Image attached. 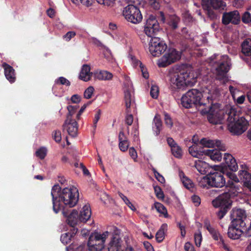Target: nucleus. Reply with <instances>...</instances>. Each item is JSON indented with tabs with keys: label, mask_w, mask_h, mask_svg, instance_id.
<instances>
[{
	"label": "nucleus",
	"mask_w": 251,
	"mask_h": 251,
	"mask_svg": "<svg viewBox=\"0 0 251 251\" xmlns=\"http://www.w3.org/2000/svg\"><path fill=\"white\" fill-rule=\"evenodd\" d=\"M232 217L233 219L232 221H240L241 225L245 226L244 220L246 218L245 211L242 209H234L233 211Z\"/></svg>",
	"instance_id": "c756f323"
},
{
	"label": "nucleus",
	"mask_w": 251,
	"mask_h": 251,
	"mask_svg": "<svg viewBox=\"0 0 251 251\" xmlns=\"http://www.w3.org/2000/svg\"><path fill=\"white\" fill-rule=\"evenodd\" d=\"M81 97L77 94L73 95L71 98V100L73 103H78L81 101Z\"/></svg>",
	"instance_id": "e2e57ef3"
},
{
	"label": "nucleus",
	"mask_w": 251,
	"mask_h": 251,
	"mask_svg": "<svg viewBox=\"0 0 251 251\" xmlns=\"http://www.w3.org/2000/svg\"><path fill=\"white\" fill-rule=\"evenodd\" d=\"M193 102V101L188 98L186 93L183 95L181 98V103L185 108H189L193 107L195 105Z\"/></svg>",
	"instance_id": "4c0bfd02"
},
{
	"label": "nucleus",
	"mask_w": 251,
	"mask_h": 251,
	"mask_svg": "<svg viewBox=\"0 0 251 251\" xmlns=\"http://www.w3.org/2000/svg\"><path fill=\"white\" fill-rule=\"evenodd\" d=\"M179 176L184 187L190 190H192L194 186L192 181L186 176L182 172H179Z\"/></svg>",
	"instance_id": "72a5a7b5"
},
{
	"label": "nucleus",
	"mask_w": 251,
	"mask_h": 251,
	"mask_svg": "<svg viewBox=\"0 0 251 251\" xmlns=\"http://www.w3.org/2000/svg\"><path fill=\"white\" fill-rule=\"evenodd\" d=\"M160 29L159 24L153 16H150L147 20L144 26V32L149 37H152Z\"/></svg>",
	"instance_id": "ddd939ff"
},
{
	"label": "nucleus",
	"mask_w": 251,
	"mask_h": 251,
	"mask_svg": "<svg viewBox=\"0 0 251 251\" xmlns=\"http://www.w3.org/2000/svg\"><path fill=\"white\" fill-rule=\"evenodd\" d=\"M184 249L186 251H196L194 246L190 242H187L185 244Z\"/></svg>",
	"instance_id": "69168bd1"
},
{
	"label": "nucleus",
	"mask_w": 251,
	"mask_h": 251,
	"mask_svg": "<svg viewBox=\"0 0 251 251\" xmlns=\"http://www.w3.org/2000/svg\"><path fill=\"white\" fill-rule=\"evenodd\" d=\"M195 167L201 174H206L209 169L208 164L205 162L200 160L195 162Z\"/></svg>",
	"instance_id": "473e14b6"
},
{
	"label": "nucleus",
	"mask_w": 251,
	"mask_h": 251,
	"mask_svg": "<svg viewBox=\"0 0 251 251\" xmlns=\"http://www.w3.org/2000/svg\"><path fill=\"white\" fill-rule=\"evenodd\" d=\"M200 144L204 147L210 148L217 147L221 151H225L226 150L225 147L222 144L219 140H212L207 138H202L200 141Z\"/></svg>",
	"instance_id": "412c9836"
},
{
	"label": "nucleus",
	"mask_w": 251,
	"mask_h": 251,
	"mask_svg": "<svg viewBox=\"0 0 251 251\" xmlns=\"http://www.w3.org/2000/svg\"><path fill=\"white\" fill-rule=\"evenodd\" d=\"M153 170V173L154 174V176L156 177V178L161 183H163L165 182V179L164 177L161 175L159 173H158L156 170L154 169Z\"/></svg>",
	"instance_id": "680f3d73"
},
{
	"label": "nucleus",
	"mask_w": 251,
	"mask_h": 251,
	"mask_svg": "<svg viewBox=\"0 0 251 251\" xmlns=\"http://www.w3.org/2000/svg\"><path fill=\"white\" fill-rule=\"evenodd\" d=\"M154 205L155 208L158 213L163 215L165 217H168L167 209L162 204L158 202H155Z\"/></svg>",
	"instance_id": "a19ab883"
},
{
	"label": "nucleus",
	"mask_w": 251,
	"mask_h": 251,
	"mask_svg": "<svg viewBox=\"0 0 251 251\" xmlns=\"http://www.w3.org/2000/svg\"><path fill=\"white\" fill-rule=\"evenodd\" d=\"M122 243L119 237H114L108 245L107 251H123Z\"/></svg>",
	"instance_id": "b1692460"
},
{
	"label": "nucleus",
	"mask_w": 251,
	"mask_h": 251,
	"mask_svg": "<svg viewBox=\"0 0 251 251\" xmlns=\"http://www.w3.org/2000/svg\"><path fill=\"white\" fill-rule=\"evenodd\" d=\"M130 58L133 67L136 68L139 66L140 68V67H142V65H143L142 63L136 58L132 55L130 56Z\"/></svg>",
	"instance_id": "603ef678"
},
{
	"label": "nucleus",
	"mask_w": 251,
	"mask_h": 251,
	"mask_svg": "<svg viewBox=\"0 0 251 251\" xmlns=\"http://www.w3.org/2000/svg\"><path fill=\"white\" fill-rule=\"evenodd\" d=\"M193 202L196 206L199 205L201 203V199L198 196L194 195L191 197Z\"/></svg>",
	"instance_id": "338daca9"
},
{
	"label": "nucleus",
	"mask_w": 251,
	"mask_h": 251,
	"mask_svg": "<svg viewBox=\"0 0 251 251\" xmlns=\"http://www.w3.org/2000/svg\"><path fill=\"white\" fill-rule=\"evenodd\" d=\"M149 49L153 56L157 57L166 50L167 45L160 38L153 37L150 41Z\"/></svg>",
	"instance_id": "f8f14e48"
},
{
	"label": "nucleus",
	"mask_w": 251,
	"mask_h": 251,
	"mask_svg": "<svg viewBox=\"0 0 251 251\" xmlns=\"http://www.w3.org/2000/svg\"><path fill=\"white\" fill-rule=\"evenodd\" d=\"M204 227L209 231L213 238L215 240L217 241L219 244H221L222 243V241H224L223 237L219 231L210 225L208 221H205Z\"/></svg>",
	"instance_id": "4be33fe9"
},
{
	"label": "nucleus",
	"mask_w": 251,
	"mask_h": 251,
	"mask_svg": "<svg viewBox=\"0 0 251 251\" xmlns=\"http://www.w3.org/2000/svg\"><path fill=\"white\" fill-rule=\"evenodd\" d=\"M167 225L163 224L156 234V239L159 243L162 242L165 237V232L167 230Z\"/></svg>",
	"instance_id": "e433bc0d"
},
{
	"label": "nucleus",
	"mask_w": 251,
	"mask_h": 251,
	"mask_svg": "<svg viewBox=\"0 0 251 251\" xmlns=\"http://www.w3.org/2000/svg\"><path fill=\"white\" fill-rule=\"evenodd\" d=\"M76 35L75 31H69L63 36V39L66 41H69L72 38L74 37Z\"/></svg>",
	"instance_id": "5fc2aeb1"
},
{
	"label": "nucleus",
	"mask_w": 251,
	"mask_h": 251,
	"mask_svg": "<svg viewBox=\"0 0 251 251\" xmlns=\"http://www.w3.org/2000/svg\"><path fill=\"white\" fill-rule=\"evenodd\" d=\"M194 239L196 245L197 247H200L201 245V242L202 241V235L200 231H198V232L195 234Z\"/></svg>",
	"instance_id": "49530a36"
},
{
	"label": "nucleus",
	"mask_w": 251,
	"mask_h": 251,
	"mask_svg": "<svg viewBox=\"0 0 251 251\" xmlns=\"http://www.w3.org/2000/svg\"><path fill=\"white\" fill-rule=\"evenodd\" d=\"M94 77L99 80H109L112 79L113 75L106 71H99L94 73Z\"/></svg>",
	"instance_id": "2f4dec72"
},
{
	"label": "nucleus",
	"mask_w": 251,
	"mask_h": 251,
	"mask_svg": "<svg viewBox=\"0 0 251 251\" xmlns=\"http://www.w3.org/2000/svg\"><path fill=\"white\" fill-rule=\"evenodd\" d=\"M241 170L239 172V176L244 185L251 191V175L248 172V167L245 163L240 164Z\"/></svg>",
	"instance_id": "dca6fc26"
},
{
	"label": "nucleus",
	"mask_w": 251,
	"mask_h": 251,
	"mask_svg": "<svg viewBox=\"0 0 251 251\" xmlns=\"http://www.w3.org/2000/svg\"><path fill=\"white\" fill-rule=\"evenodd\" d=\"M227 127L228 130L235 134H241L248 128L249 122L243 116L239 117L234 108H230L228 113Z\"/></svg>",
	"instance_id": "7ed1b4c3"
},
{
	"label": "nucleus",
	"mask_w": 251,
	"mask_h": 251,
	"mask_svg": "<svg viewBox=\"0 0 251 251\" xmlns=\"http://www.w3.org/2000/svg\"><path fill=\"white\" fill-rule=\"evenodd\" d=\"M159 94V88L156 85H152L151 87L150 91V95L153 99L157 98Z\"/></svg>",
	"instance_id": "37998d69"
},
{
	"label": "nucleus",
	"mask_w": 251,
	"mask_h": 251,
	"mask_svg": "<svg viewBox=\"0 0 251 251\" xmlns=\"http://www.w3.org/2000/svg\"><path fill=\"white\" fill-rule=\"evenodd\" d=\"M189 153L193 157L200 158L202 152L198 150L197 145H193L189 148Z\"/></svg>",
	"instance_id": "ea45409f"
},
{
	"label": "nucleus",
	"mask_w": 251,
	"mask_h": 251,
	"mask_svg": "<svg viewBox=\"0 0 251 251\" xmlns=\"http://www.w3.org/2000/svg\"><path fill=\"white\" fill-rule=\"evenodd\" d=\"M242 21L245 24H249L251 22V15L248 12L244 13L242 17Z\"/></svg>",
	"instance_id": "3c124183"
},
{
	"label": "nucleus",
	"mask_w": 251,
	"mask_h": 251,
	"mask_svg": "<svg viewBox=\"0 0 251 251\" xmlns=\"http://www.w3.org/2000/svg\"><path fill=\"white\" fill-rule=\"evenodd\" d=\"M123 15L129 22L137 24L141 22L142 15L139 8L133 4H129L124 8Z\"/></svg>",
	"instance_id": "6e6552de"
},
{
	"label": "nucleus",
	"mask_w": 251,
	"mask_h": 251,
	"mask_svg": "<svg viewBox=\"0 0 251 251\" xmlns=\"http://www.w3.org/2000/svg\"><path fill=\"white\" fill-rule=\"evenodd\" d=\"M109 234L108 231L102 234L95 233L92 234L89 239L88 247L90 251H100L104 247L105 241Z\"/></svg>",
	"instance_id": "0eeeda50"
},
{
	"label": "nucleus",
	"mask_w": 251,
	"mask_h": 251,
	"mask_svg": "<svg viewBox=\"0 0 251 251\" xmlns=\"http://www.w3.org/2000/svg\"><path fill=\"white\" fill-rule=\"evenodd\" d=\"M92 75L90 66L83 65L79 75V78L84 81H88L91 79Z\"/></svg>",
	"instance_id": "cd10ccee"
},
{
	"label": "nucleus",
	"mask_w": 251,
	"mask_h": 251,
	"mask_svg": "<svg viewBox=\"0 0 251 251\" xmlns=\"http://www.w3.org/2000/svg\"><path fill=\"white\" fill-rule=\"evenodd\" d=\"M62 214L64 216L67 217V222L68 224L72 226H74L76 225L79 221V215L77 211L73 210L70 214H68L65 209L61 210Z\"/></svg>",
	"instance_id": "5701e85b"
},
{
	"label": "nucleus",
	"mask_w": 251,
	"mask_h": 251,
	"mask_svg": "<svg viewBox=\"0 0 251 251\" xmlns=\"http://www.w3.org/2000/svg\"><path fill=\"white\" fill-rule=\"evenodd\" d=\"M180 22V19L176 15L171 16L170 17L169 25L173 29H176L178 27V24Z\"/></svg>",
	"instance_id": "79ce46f5"
},
{
	"label": "nucleus",
	"mask_w": 251,
	"mask_h": 251,
	"mask_svg": "<svg viewBox=\"0 0 251 251\" xmlns=\"http://www.w3.org/2000/svg\"><path fill=\"white\" fill-rule=\"evenodd\" d=\"M160 0H149V3L151 6L155 9H158L160 7Z\"/></svg>",
	"instance_id": "864d4df0"
},
{
	"label": "nucleus",
	"mask_w": 251,
	"mask_h": 251,
	"mask_svg": "<svg viewBox=\"0 0 251 251\" xmlns=\"http://www.w3.org/2000/svg\"><path fill=\"white\" fill-rule=\"evenodd\" d=\"M242 52L246 55H251V39H247L242 45Z\"/></svg>",
	"instance_id": "c9c22d12"
},
{
	"label": "nucleus",
	"mask_w": 251,
	"mask_h": 251,
	"mask_svg": "<svg viewBox=\"0 0 251 251\" xmlns=\"http://www.w3.org/2000/svg\"><path fill=\"white\" fill-rule=\"evenodd\" d=\"M124 92L125 104L126 108L127 113H130V108L134 107V102L132 97L133 88L132 84L129 77L126 76L124 82Z\"/></svg>",
	"instance_id": "9d476101"
},
{
	"label": "nucleus",
	"mask_w": 251,
	"mask_h": 251,
	"mask_svg": "<svg viewBox=\"0 0 251 251\" xmlns=\"http://www.w3.org/2000/svg\"><path fill=\"white\" fill-rule=\"evenodd\" d=\"M231 203L230 195L228 193H224L212 201V204L215 208H220L217 214L220 219L224 217L230 209Z\"/></svg>",
	"instance_id": "39448f33"
},
{
	"label": "nucleus",
	"mask_w": 251,
	"mask_h": 251,
	"mask_svg": "<svg viewBox=\"0 0 251 251\" xmlns=\"http://www.w3.org/2000/svg\"><path fill=\"white\" fill-rule=\"evenodd\" d=\"M165 124L169 127H171L173 126V122L170 116L167 114L164 115Z\"/></svg>",
	"instance_id": "bf43d9fd"
},
{
	"label": "nucleus",
	"mask_w": 251,
	"mask_h": 251,
	"mask_svg": "<svg viewBox=\"0 0 251 251\" xmlns=\"http://www.w3.org/2000/svg\"><path fill=\"white\" fill-rule=\"evenodd\" d=\"M144 245L147 251H154V249L152 245L148 242H145Z\"/></svg>",
	"instance_id": "774afa93"
},
{
	"label": "nucleus",
	"mask_w": 251,
	"mask_h": 251,
	"mask_svg": "<svg viewBox=\"0 0 251 251\" xmlns=\"http://www.w3.org/2000/svg\"><path fill=\"white\" fill-rule=\"evenodd\" d=\"M167 142L171 148L172 154L176 158H181L183 151L181 147L172 138H168L167 139Z\"/></svg>",
	"instance_id": "aec40b11"
},
{
	"label": "nucleus",
	"mask_w": 251,
	"mask_h": 251,
	"mask_svg": "<svg viewBox=\"0 0 251 251\" xmlns=\"http://www.w3.org/2000/svg\"><path fill=\"white\" fill-rule=\"evenodd\" d=\"M2 66L4 69V74L7 79L11 83L14 82L16 77L13 68L5 63L2 64Z\"/></svg>",
	"instance_id": "a878e982"
},
{
	"label": "nucleus",
	"mask_w": 251,
	"mask_h": 251,
	"mask_svg": "<svg viewBox=\"0 0 251 251\" xmlns=\"http://www.w3.org/2000/svg\"><path fill=\"white\" fill-rule=\"evenodd\" d=\"M91 216V210L89 205H85L80 210L79 215V221L81 222H86Z\"/></svg>",
	"instance_id": "bb28decb"
},
{
	"label": "nucleus",
	"mask_w": 251,
	"mask_h": 251,
	"mask_svg": "<svg viewBox=\"0 0 251 251\" xmlns=\"http://www.w3.org/2000/svg\"><path fill=\"white\" fill-rule=\"evenodd\" d=\"M170 84L174 89H183L186 86L183 72H175L171 75Z\"/></svg>",
	"instance_id": "4468645a"
},
{
	"label": "nucleus",
	"mask_w": 251,
	"mask_h": 251,
	"mask_svg": "<svg viewBox=\"0 0 251 251\" xmlns=\"http://www.w3.org/2000/svg\"><path fill=\"white\" fill-rule=\"evenodd\" d=\"M204 153L214 161H220L222 160V153L218 149L206 150Z\"/></svg>",
	"instance_id": "c85d7f7f"
},
{
	"label": "nucleus",
	"mask_w": 251,
	"mask_h": 251,
	"mask_svg": "<svg viewBox=\"0 0 251 251\" xmlns=\"http://www.w3.org/2000/svg\"><path fill=\"white\" fill-rule=\"evenodd\" d=\"M97 2L107 6H113L115 3V0H97Z\"/></svg>",
	"instance_id": "8fccbe9b"
},
{
	"label": "nucleus",
	"mask_w": 251,
	"mask_h": 251,
	"mask_svg": "<svg viewBox=\"0 0 251 251\" xmlns=\"http://www.w3.org/2000/svg\"><path fill=\"white\" fill-rule=\"evenodd\" d=\"M47 154V149L42 147L36 151V155L40 159H44Z\"/></svg>",
	"instance_id": "c03bdc74"
},
{
	"label": "nucleus",
	"mask_w": 251,
	"mask_h": 251,
	"mask_svg": "<svg viewBox=\"0 0 251 251\" xmlns=\"http://www.w3.org/2000/svg\"><path fill=\"white\" fill-rule=\"evenodd\" d=\"M207 118L209 122L213 124H217L220 121L218 118L214 117L213 115L211 113L208 115Z\"/></svg>",
	"instance_id": "6e6d98bb"
},
{
	"label": "nucleus",
	"mask_w": 251,
	"mask_h": 251,
	"mask_svg": "<svg viewBox=\"0 0 251 251\" xmlns=\"http://www.w3.org/2000/svg\"><path fill=\"white\" fill-rule=\"evenodd\" d=\"M119 146L120 150L122 151H127L129 146V143L124 132L122 131H120L119 133Z\"/></svg>",
	"instance_id": "7c9ffc66"
},
{
	"label": "nucleus",
	"mask_w": 251,
	"mask_h": 251,
	"mask_svg": "<svg viewBox=\"0 0 251 251\" xmlns=\"http://www.w3.org/2000/svg\"><path fill=\"white\" fill-rule=\"evenodd\" d=\"M94 88L92 86H89L84 92V97L85 98L89 99L91 98L94 93Z\"/></svg>",
	"instance_id": "09e8293b"
},
{
	"label": "nucleus",
	"mask_w": 251,
	"mask_h": 251,
	"mask_svg": "<svg viewBox=\"0 0 251 251\" xmlns=\"http://www.w3.org/2000/svg\"><path fill=\"white\" fill-rule=\"evenodd\" d=\"M52 136L56 142H59L61 140V135L60 131H55L52 134Z\"/></svg>",
	"instance_id": "052dcab7"
},
{
	"label": "nucleus",
	"mask_w": 251,
	"mask_h": 251,
	"mask_svg": "<svg viewBox=\"0 0 251 251\" xmlns=\"http://www.w3.org/2000/svg\"><path fill=\"white\" fill-rule=\"evenodd\" d=\"M186 93L188 98L193 101L195 106L198 107L205 104L202 98H206L208 101L211 100L218 97L219 91L215 87L208 86L203 90L202 93L196 89L189 90Z\"/></svg>",
	"instance_id": "f03ea898"
},
{
	"label": "nucleus",
	"mask_w": 251,
	"mask_h": 251,
	"mask_svg": "<svg viewBox=\"0 0 251 251\" xmlns=\"http://www.w3.org/2000/svg\"><path fill=\"white\" fill-rule=\"evenodd\" d=\"M244 226L241 225L240 221H232L228 227L227 232L228 237L234 240L239 239L243 233L241 227Z\"/></svg>",
	"instance_id": "2eb2a0df"
},
{
	"label": "nucleus",
	"mask_w": 251,
	"mask_h": 251,
	"mask_svg": "<svg viewBox=\"0 0 251 251\" xmlns=\"http://www.w3.org/2000/svg\"><path fill=\"white\" fill-rule=\"evenodd\" d=\"M94 2V0H79V5L81 3L82 5L89 7L91 6Z\"/></svg>",
	"instance_id": "0e129e2a"
},
{
	"label": "nucleus",
	"mask_w": 251,
	"mask_h": 251,
	"mask_svg": "<svg viewBox=\"0 0 251 251\" xmlns=\"http://www.w3.org/2000/svg\"><path fill=\"white\" fill-rule=\"evenodd\" d=\"M153 122L154 126H153V130L156 135H157L160 133L162 127V122L160 118L157 116L154 117Z\"/></svg>",
	"instance_id": "58836bf2"
},
{
	"label": "nucleus",
	"mask_w": 251,
	"mask_h": 251,
	"mask_svg": "<svg viewBox=\"0 0 251 251\" xmlns=\"http://www.w3.org/2000/svg\"><path fill=\"white\" fill-rule=\"evenodd\" d=\"M53 210L55 213L63 210L66 207H73L78 200L77 189L71 186L61 189L59 185H54L51 191Z\"/></svg>",
	"instance_id": "f257e3e1"
},
{
	"label": "nucleus",
	"mask_w": 251,
	"mask_h": 251,
	"mask_svg": "<svg viewBox=\"0 0 251 251\" xmlns=\"http://www.w3.org/2000/svg\"><path fill=\"white\" fill-rule=\"evenodd\" d=\"M57 83H60L61 84L65 85L66 86H69L70 82L68 80L63 77H60L56 81Z\"/></svg>",
	"instance_id": "13d9d810"
},
{
	"label": "nucleus",
	"mask_w": 251,
	"mask_h": 251,
	"mask_svg": "<svg viewBox=\"0 0 251 251\" xmlns=\"http://www.w3.org/2000/svg\"><path fill=\"white\" fill-rule=\"evenodd\" d=\"M181 57V53L174 49H170L158 60V65L160 67H166L178 60Z\"/></svg>",
	"instance_id": "9b49d317"
},
{
	"label": "nucleus",
	"mask_w": 251,
	"mask_h": 251,
	"mask_svg": "<svg viewBox=\"0 0 251 251\" xmlns=\"http://www.w3.org/2000/svg\"><path fill=\"white\" fill-rule=\"evenodd\" d=\"M224 159L229 169L232 171H236L238 166L235 159L229 153H225L224 155Z\"/></svg>",
	"instance_id": "393cba45"
},
{
	"label": "nucleus",
	"mask_w": 251,
	"mask_h": 251,
	"mask_svg": "<svg viewBox=\"0 0 251 251\" xmlns=\"http://www.w3.org/2000/svg\"><path fill=\"white\" fill-rule=\"evenodd\" d=\"M183 72V75L186 82V86H193L197 81V78L199 75V73L194 70H187Z\"/></svg>",
	"instance_id": "a211bd4d"
},
{
	"label": "nucleus",
	"mask_w": 251,
	"mask_h": 251,
	"mask_svg": "<svg viewBox=\"0 0 251 251\" xmlns=\"http://www.w3.org/2000/svg\"><path fill=\"white\" fill-rule=\"evenodd\" d=\"M240 20V16L238 11H233L228 13H225L222 17V23L225 25L229 23L238 24Z\"/></svg>",
	"instance_id": "f3484780"
},
{
	"label": "nucleus",
	"mask_w": 251,
	"mask_h": 251,
	"mask_svg": "<svg viewBox=\"0 0 251 251\" xmlns=\"http://www.w3.org/2000/svg\"><path fill=\"white\" fill-rule=\"evenodd\" d=\"M129 153L130 157L135 162L137 161V153L133 147L130 148L129 149Z\"/></svg>",
	"instance_id": "4d7b16f0"
},
{
	"label": "nucleus",
	"mask_w": 251,
	"mask_h": 251,
	"mask_svg": "<svg viewBox=\"0 0 251 251\" xmlns=\"http://www.w3.org/2000/svg\"><path fill=\"white\" fill-rule=\"evenodd\" d=\"M77 230L76 229L73 228L72 232H67L62 234L60 238L62 243L64 244H67L70 243L73 235L76 233Z\"/></svg>",
	"instance_id": "f704fd0d"
},
{
	"label": "nucleus",
	"mask_w": 251,
	"mask_h": 251,
	"mask_svg": "<svg viewBox=\"0 0 251 251\" xmlns=\"http://www.w3.org/2000/svg\"><path fill=\"white\" fill-rule=\"evenodd\" d=\"M63 129L66 130L70 136L75 137L77 133V124L75 120H66L63 126Z\"/></svg>",
	"instance_id": "6ab92c4d"
},
{
	"label": "nucleus",
	"mask_w": 251,
	"mask_h": 251,
	"mask_svg": "<svg viewBox=\"0 0 251 251\" xmlns=\"http://www.w3.org/2000/svg\"><path fill=\"white\" fill-rule=\"evenodd\" d=\"M226 184V180L222 172H215L210 173L207 176L202 177L199 181V185L203 188L209 187H223Z\"/></svg>",
	"instance_id": "20e7f679"
},
{
	"label": "nucleus",
	"mask_w": 251,
	"mask_h": 251,
	"mask_svg": "<svg viewBox=\"0 0 251 251\" xmlns=\"http://www.w3.org/2000/svg\"><path fill=\"white\" fill-rule=\"evenodd\" d=\"M202 5L207 14L212 20L216 19L217 15L213 9H224L225 3L222 0H202Z\"/></svg>",
	"instance_id": "1a4fd4ad"
},
{
	"label": "nucleus",
	"mask_w": 251,
	"mask_h": 251,
	"mask_svg": "<svg viewBox=\"0 0 251 251\" xmlns=\"http://www.w3.org/2000/svg\"><path fill=\"white\" fill-rule=\"evenodd\" d=\"M77 108L76 106L69 105L67 107L68 110L69 111L68 114L67 115V120L69 121L70 120H72L71 119L72 116L74 114L75 112L76 109Z\"/></svg>",
	"instance_id": "a18cd8bd"
},
{
	"label": "nucleus",
	"mask_w": 251,
	"mask_h": 251,
	"mask_svg": "<svg viewBox=\"0 0 251 251\" xmlns=\"http://www.w3.org/2000/svg\"><path fill=\"white\" fill-rule=\"evenodd\" d=\"M154 190L155 194L156 195V196L159 199H163L164 196L163 191H162L160 187L158 186H155L154 187Z\"/></svg>",
	"instance_id": "de8ad7c7"
},
{
	"label": "nucleus",
	"mask_w": 251,
	"mask_h": 251,
	"mask_svg": "<svg viewBox=\"0 0 251 251\" xmlns=\"http://www.w3.org/2000/svg\"><path fill=\"white\" fill-rule=\"evenodd\" d=\"M230 62L228 57L224 55L221 57L218 66L216 68L214 73L216 78L220 80L222 83H226L229 80L226 73L229 71Z\"/></svg>",
	"instance_id": "423d86ee"
}]
</instances>
